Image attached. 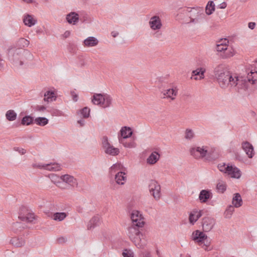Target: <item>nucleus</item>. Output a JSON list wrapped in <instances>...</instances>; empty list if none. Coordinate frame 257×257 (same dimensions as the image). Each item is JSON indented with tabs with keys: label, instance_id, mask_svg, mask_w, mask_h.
<instances>
[{
	"label": "nucleus",
	"instance_id": "obj_1",
	"mask_svg": "<svg viewBox=\"0 0 257 257\" xmlns=\"http://www.w3.org/2000/svg\"><path fill=\"white\" fill-rule=\"evenodd\" d=\"M132 225L127 228L128 236L136 246L141 247L146 243L147 235L143 228L145 221L141 212L133 210L130 214Z\"/></svg>",
	"mask_w": 257,
	"mask_h": 257
},
{
	"label": "nucleus",
	"instance_id": "obj_2",
	"mask_svg": "<svg viewBox=\"0 0 257 257\" xmlns=\"http://www.w3.org/2000/svg\"><path fill=\"white\" fill-rule=\"evenodd\" d=\"M8 58L16 66H22L26 60H32V54L27 50L12 48L8 50Z\"/></svg>",
	"mask_w": 257,
	"mask_h": 257
},
{
	"label": "nucleus",
	"instance_id": "obj_3",
	"mask_svg": "<svg viewBox=\"0 0 257 257\" xmlns=\"http://www.w3.org/2000/svg\"><path fill=\"white\" fill-rule=\"evenodd\" d=\"M214 74L215 78L222 88L231 86L233 85L234 77L231 73L223 65H219L214 70Z\"/></svg>",
	"mask_w": 257,
	"mask_h": 257
},
{
	"label": "nucleus",
	"instance_id": "obj_4",
	"mask_svg": "<svg viewBox=\"0 0 257 257\" xmlns=\"http://www.w3.org/2000/svg\"><path fill=\"white\" fill-rule=\"evenodd\" d=\"M257 80V71L253 72L252 70L248 73L247 79L243 77H234L233 82V85L231 87L235 88L236 91L240 92L241 90H245L248 87V82L254 84Z\"/></svg>",
	"mask_w": 257,
	"mask_h": 257
},
{
	"label": "nucleus",
	"instance_id": "obj_5",
	"mask_svg": "<svg viewBox=\"0 0 257 257\" xmlns=\"http://www.w3.org/2000/svg\"><path fill=\"white\" fill-rule=\"evenodd\" d=\"M190 154L196 159L202 158L207 156V160L209 161L214 160L217 158V155H214L213 153L212 154L204 146L202 148L197 147L191 148Z\"/></svg>",
	"mask_w": 257,
	"mask_h": 257
},
{
	"label": "nucleus",
	"instance_id": "obj_6",
	"mask_svg": "<svg viewBox=\"0 0 257 257\" xmlns=\"http://www.w3.org/2000/svg\"><path fill=\"white\" fill-rule=\"evenodd\" d=\"M186 11L190 13V23L194 24L199 23L200 20L204 18L205 15L203 9L201 8H187Z\"/></svg>",
	"mask_w": 257,
	"mask_h": 257
},
{
	"label": "nucleus",
	"instance_id": "obj_7",
	"mask_svg": "<svg viewBox=\"0 0 257 257\" xmlns=\"http://www.w3.org/2000/svg\"><path fill=\"white\" fill-rule=\"evenodd\" d=\"M101 141L102 147L106 154L114 156L119 153V150L110 144L106 136H103Z\"/></svg>",
	"mask_w": 257,
	"mask_h": 257
},
{
	"label": "nucleus",
	"instance_id": "obj_8",
	"mask_svg": "<svg viewBox=\"0 0 257 257\" xmlns=\"http://www.w3.org/2000/svg\"><path fill=\"white\" fill-rule=\"evenodd\" d=\"M19 218L22 221L31 222L35 219V216L26 206H22L20 208Z\"/></svg>",
	"mask_w": 257,
	"mask_h": 257
},
{
	"label": "nucleus",
	"instance_id": "obj_9",
	"mask_svg": "<svg viewBox=\"0 0 257 257\" xmlns=\"http://www.w3.org/2000/svg\"><path fill=\"white\" fill-rule=\"evenodd\" d=\"M191 238L195 242L197 243L199 245L204 243V245L205 246L204 249L205 250L208 249L207 245L205 244V241L207 238V236L206 234L199 230H196L193 232Z\"/></svg>",
	"mask_w": 257,
	"mask_h": 257
},
{
	"label": "nucleus",
	"instance_id": "obj_10",
	"mask_svg": "<svg viewBox=\"0 0 257 257\" xmlns=\"http://www.w3.org/2000/svg\"><path fill=\"white\" fill-rule=\"evenodd\" d=\"M215 224V220L214 218L210 217H205L203 218L202 225L204 232H208L210 231Z\"/></svg>",
	"mask_w": 257,
	"mask_h": 257
},
{
	"label": "nucleus",
	"instance_id": "obj_11",
	"mask_svg": "<svg viewBox=\"0 0 257 257\" xmlns=\"http://www.w3.org/2000/svg\"><path fill=\"white\" fill-rule=\"evenodd\" d=\"M226 168H227L226 174L229 175L231 178L239 179L241 175V171L236 166L228 164Z\"/></svg>",
	"mask_w": 257,
	"mask_h": 257
},
{
	"label": "nucleus",
	"instance_id": "obj_12",
	"mask_svg": "<svg viewBox=\"0 0 257 257\" xmlns=\"http://www.w3.org/2000/svg\"><path fill=\"white\" fill-rule=\"evenodd\" d=\"M133 135V131L130 127L123 126L121 127L118 136L119 142L130 138Z\"/></svg>",
	"mask_w": 257,
	"mask_h": 257
},
{
	"label": "nucleus",
	"instance_id": "obj_13",
	"mask_svg": "<svg viewBox=\"0 0 257 257\" xmlns=\"http://www.w3.org/2000/svg\"><path fill=\"white\" fill-rule=\"evenodd\" d=\"M60 179L62 180L65 181V182L68 185L69 189H70V187H77L78 185L77 179L73 176L68 174L62 175L60 177Z\"/></svg>",
	"mask_w": 257,
	"mask_h": 257
},
{
	"label": "nucleus",
	"instance_id": "obj_14",
	"mask_svg": "<svg viewBox=\"0 0 257 257\" xmlns=\"http://www.w3.org/2000/svg\"><path fill=\"white\" fill-rule=\"evenodd\" d=\"M151 28L154 30H159L162 26L161 20L158 16L152 17L149 22Z\"/></svg>",
	"mask_w": 257,
	"mask_h": 257
},
{
	"label": "nucleus",
	"instance_id": "obj_15",
	"mask_svg": "<svg viewBox=\"0 0 257 257\" xmlns=\"http://www.w3.org/2000/svg\"><path fill=\"white\" fill-rule=\"evenodd\" d=\"M242 148L245 152L249 158H252L254 155V150L252 145L246 141L242 143Z\"/></svg>",
	"mask_w": 257,
	"mask_h": 257
},
{
	"label": "nucleus",
	"instance_id": "obj_16",
	"mask_svg": "<svg viewBox=\"0 0 257 257\" xmlns=\"http://www.w3.org/2000/svg\"><path fill=\"white\" fill-rule=\"evenodd\" d=\"M66 19L69 24L74 25H76L79 21V15L77 13L72 12L66 15Z\"/></svg>",
	"mask_w": 257,
	"mask_h": 257
},
{
	"label": "nucleus",
	"instance_id": "obj_17",
	"mask_svg": "<svg viewBox=\"0 0 257 257\" xmlns=\"http://www.w3.org/2000/svg\"><path fill=\"white\" fill-rule=\"evenodd\" d=\"M98 39L94 37H89L85 39L83 42L84 46L86 47H94L98 44Z\"/></svg>",
	"mask_w": 257,
	"mask_h": 257
},
{
	"label": "nucleus",
	"instance_id": "obj_18",
	"mask_svg": "<svg viewBox=\"0 0 257 257\" xmlns=\"http://www.w3.org/2000/svg\"><path fill=\"white\" fill-rule=\"evenodd\" d=\"M100 218L98 215L94 216L89 221L87 225V229L90 230L100 224Z\"/></svg>",
	"mask_w": 257,
	"mask_h": 257
},
{
	"label": "nucleus",
	"instance_id": "obj_19",
	"mask_svg": "<svg viewBox=\"0 0 257 257\" xmlns=\"http://www.w3.org/2000/svg\"><path fill=\"white\" fill-rule=\"evenodd\" d=\"M115 180L118 185H123L126 181V174L122 171H119L115 175Z\"/></svg>",
	"mask_w": 257,
	"mask_h": 257
},
{
	"label": "nucleus",
	"instance_id": "obj_20",
	"mask_svg": "<svg viewBox=\"0 0 257 257\" xmlns=\"http://www.w3.org/2000/svg\"><path fill=\"white\" fill-rule=\"evenodd\" d=\"M103 94L95 93L92 98V102L95 105H99L103 107V101H104Z\"/></svg>",
	"mask_w": 257,
	"mask_h": 257
},
{
	"label": "nucleus",
	"instance_id": "obj_21",
	"mask_svg": "<svg viewBox=\"0 0 257 257\" xmlns=\"http://www.w3.org/2000/svg\"><path fill=\"white\" fill-rule=\"evenodd\" d=\"M205 72V69L203 68H199L195 70H193L192 72V77H194L195 80L202 79L204 77V73Z\"/></svg>",
	"mask_w": 257,
	"mask_h": 257
},
{
	"label": "nucleus",
	"instance_id": "obj_22",
	"mask_svg": "<svg viewBox=\"0 0 257 257\" xmlns=\"http://www.w3.org/2000/svg\"><path fill=\"white\" fill-rule=\"evenodd\" d=\"M150 193H160L161 187L158 182L152 180L149 184Z\"/></svg>",
	"mask_w": 257,
	"mask_h": 257
},
{
	"label": "nucleus",
	"instance_id": "obj_23",
	"mask_svg": "<svg viewBox=\"0 0 257 257\" xmlns=\"http://www.w3.org/2000/svg\"><path fill=\"white\" fill-rule=\"evenodd\" d=\"M23 22L25 25L31 27L36 24L37 20L35 19L32 15L27 14L24 17Z\"/></svg>",
	"mask_w": 257,
	"mask_h": 257
},
{
	"label": "nucleus",
	"instance_id": "obj_24",
	"mask_svg": "<svg viewBox=\"0 0 257 257\" xmlns=\"http://www.w3.org/2000/svg\"><path fill=\"white\" fill-rule=\"evenodd\" d=\"M10 243L17 247H21L25 245V240L23 237H14L12 238Z\"/></svg>",
	"mask_w": 257,
	"mask_h": 257
},
{
	"label": "nucleus",
	"instance_id": "obj_25",
	"mask_svg": "<svg viewBox=\"0 0 257 257\" xmlns=\"http://www.w3.org/2000/svg\"><path fill=\"white\" fill-rule=\"evenodd\" d=\"M232 204L234 207L238 208L242 205V199L240 194H234L232 199Z\"/></svg>",
	"mask_w": 257,
	"mask_h": 257
},
{
	"label": "nucleus",
	"instance_id": "obj_26",
	"mask_svg": "<svg viewBox=\"0 0 257 257\" xmlns=\"http://www.w3.org/2000/svg\"><path fill=\"white\" fill-rule=\"evenodd\" d=\"M42 168L49 171H58L61 170V165L57 163H51L42 166Z\"/></svg>",
	"mask_w": 257,
	"mask_h": 257
},
{
	"label": "nucleus",
	"instance_id": "obj_27",
	"mask_svg": "<svg viewBox=\"0 0 257 257\" xmlns=\"http://www.w3.org/2000/svg\"><path fill=\"white\" fill-rule=\"evenodd\" d=\"M177 94V91L176 88H169L165 90L163 92L164 98L165 97V96L167 98H170L172 100L175 99V97L174 96H176Z\"/></svg>",
	"mask_w": 257,
	"mask_h": 257
},
{
	"label": "nucleus",
	"instance_id": "obj_28",
	"mask_svg": "<svg viewBox=\"0 0 257 257\" xmlns=\"http://www.w3.org/2000/svg\"><path fill=\"white\" fill-rule=\"evenodd\" d=\"M160 155L156 152H153L148 158L147 162L148 164L153 165L159 160Z\"/></svg>",
	"mask_w": 257,
	"mask_h": 257
},
{
	"label": "nucleus",
	"instance_id": "obj_29",
	"mask_svg": "<svg viewBox=\"0 0 257 257\" xmlns=\"http://www.w3.org/2000/svg\"><path fill=\"white\" fill-rule=\"evenodd\" d=\"M35 122L34 117L31 115H25L21 120V123L23 125H29L32 124Z\"/></svg>",
	"mask_w": 257,
	"mask_h": 257
},
{
	"label": "nucleus",
	"instance_id": "obj_30",
	"mask_svg": "<svg viewBox=\"0 0 257 257\" xmlns=\"http://www.w3.org/2000/svg\"><path fill=\"white\" fill-rule=\"evenodd\" d=\"M48 122V119L45 117H38L35 119V123L39 126H44Z\"/></svg>",
	"mask_w": 257,
	"mask_h": 257
},
{
	"label": "nucleus",
	"instance_id": "obj_31",
	"mask_svg": "<svg viewBox=\"0 0 257 257\" xmlns=\"http://www.w3.org/2000/svg\"><path fill=\"white\" fill-rule=\"evenodd\" d=\"M199 199L202 203H206L212 198L213 194H199Z\"/></svg>",
	"mask_w": 257,
	"mask_h": 257
},
{
	"label": "nucleus",
	"instance_id": "obj_32",
	"mask_svg": "<svg viewBox=\"0 0 257 257\" xmlns=\"http://www.w3.org/2000/svg\"><path fill=\"white\" fill-rule=\"evenodd\" d=\"M234 211V207L231 205H228L224 212V217L226 218H230Z\"/></svg>",
	"mask_w": 257,
	"mask_h": 257
},
{
	"label": "nucleus",
	"instance_id": "obj_33",
	"mask_svg": "<svg viewBox=\"0 0 257 257\" xmlns=\"http://www.w3.org/2000/svg\"><path fill=\"white\" fill-rule=\"evenodd\" d=\"M67 216V214L65 212H56L53 214V218L55 220L59 221H62Z\"/></svg>",
	"mask_w": 257,
	"mask_h": 257
},
{
	"label": "nucleus",
	"instance_id": "obj_34",
	"mask_svg": "<svg viewBox=\"0 0 257 257\" xmlns=\"http://www.w3.org/2000/svg\"><path fill=\"white\" fill-rule=\"evenodd\" d=\"M206 13L208 15H210L215 11V5L212 1H209L206 7Z\"/></svg>",
	"mask_w": 257,
	"mask_h": 257
},
{
	"label": "nucleus",
	"instance_id": "obj_35",
	"mask_svg": "<svg viewBox=\"0 0 257 257\" xmlns=\"http://www.w3.org/2000/svg\"><path fill=\"white\" fill-rule=\"evenodd\" d=\"M103 98L104 100L103 101V107L106 108L110 106L112 101L111 97L107 94H103Z\"/></svg>",
	"mask_w": 257,
	"mask_h": 257
},
{
	"label": "nucleus",
	"instance_id": "obj_36",
	"mask_svg": "<svg viewBox=\"0 0 257 257\" xmlns=\"http://www.w3.org/2000/svg\"><path fill=\"white\" fill-rule=\"evenodd\" d=\"M54 93L53 91L48 90L44 94V100L45 101L50 102L53 101V98L55 97Z\"/></svg>",
	"mask_w": 257,
	"mask_h": 257
},
{
	"label": "nucleus",
	"instance_id": "obj_37",
	"mask_svg": "<svg viewBox=\"0 0 257 257\" xmlns=\"http://www.w3.org/2000/svg\"><path fill=\"white\" fill-rule=\"evenodd\" d=\"M6 116L8 120L13 121L16 119L17 113L13 110H9L6 112Z\"/></svg>",
	"mask_w": 257,
	"mask_h": 257
},
{
	"label": "nucleus",
	"instance_id": "obj_38",
	"mask_svg": "<svg viewBox=\"0 0 257 257\" xmlns=\"http://www.w3.org/2000/svg\"><path fill=\"white\" fill-rule=\"evenodd\" d=\"M119 142L122 144L123 146L125 148H133L136 146V144L134 141H131V142H127L126 141V140H124L123 141H120Z\"/></svg>",
	"mask_w": 257,
	"mask_h": 257
},
{
	"label": "nucleus",
	"instance_id": "obj_39",
	"mask_svg": "<svg viewBox=\"0 0 257 257\" xmlns=\"http://www.w3.org/2000/svg\"><path fill=\"white\" fill-rule=\"evenodd\" d=\"M123 166L120 163L113 164L109 169V172L111 174L115 173L116 171L121 170Z\"/></svg>",
	"mask_w": 257,
	"mask_h": 257
},
{
	"label": "nucleus",
	"instance_id": "obj_40",
	"mask_svg": "<svg viewBox=\"0 0 257 257\" xmlns=\"http://www.w3.org/2000/svg\"><path fill=\"white\" fill-rule=\"evenodd\" d=\"M29 44V41L24 38H21L18 41V45L20 47H27Z\"/></svg>",
	"mask_w": 257,
	"mask_h": 257
},
{
	"label": "nucleus",
	"instance_id": "obj_41",
	"mask_svg": "<svg viewBox=\"0 0 257 257\" xmlns=\"http://www.w3.org/2000/svg\"><path fill=\"white\" fill-rule=\"evenodd\" d=\"M48 112H50L53 116H60L62 114L61 111L54 108H50L47 109Z\"/></svg>",
	"mask_w": 257,
	"mask_h": 257
},
{
	"label": "nucleus",
	"instance_id": "obj_42",
	"mask_svg": "<svg viewBox=\"0 0 257 257\" xmlns=\"http://www.w3.org/2000/svg\"><path fill=\"white\" fill-rule=\"evenodd\" d=\"M227 48V45L225 43H220L216 44V49L218 52H222L226 50Z\"/></svg>",
	"mask_w": 257,
	"mask_h": 257
},
{
	"label": "nucleus",
	"instance_id": "obj_43",
	"mask_svg": "<svg viewBox=\"0 0 257 257\" xmlns=\"http://www.w3.org/2000/svg\"><path fill=\"white\" fill-rule=\"evenodd\" d=\"M195 215L196 214L195 212L194 213V210L190 212V213L189 214V223L192 225H194V223L197 221Z\"/></svg>",
	"mask_w": 257,
	"mask_h": 257
},
{
	"label": "nucleus",
	"instance_id": "obj_44",
	"mask_svg": "<svg viewBox=\"0 0 257 257\" xmlns=\"http://www.w3.org/2000/svg\"><path fill=\"white\" fill-rule=\"evenodd\" d=\"M123 257H134V252L130 249L124 248L122 250Z\"/></svg>",
	"mask_w": 257,
	"mask_h": 257
},
{
	"label": "nucleus",
	"instance_id": "obj_45",
	"mask_svg": "<svg viewBox=\"0 0 257 257\" xmlns=\"http://www.w3.org/2000/svg\"><path fill=\"white\" fill-rule=\"evenodd\" d=\"M81 113L84 118H88L90 115V109L87 107H84L81 110Z\"/></svg>",
	"mask_w": 257,
	"mask_h": 257
},
{
	"label": "nucleus",
	"instance_id": "obj_46",
	"mask_svg": "<svg viewBox=\"0 0 257 257\" xmlns=\"http://www.w3.org/2000/svg\"><path fill=\"white\" fill-rule=\"evenodd\" d=\"M216 188L218 191L223 193L226 189V185L223 182H219L216 185Z\"/></svg>",
	"mask_w": 257,
	"mask_h": 257
},
{
	"label": "nucleus",
	"instance_id": "obj_47",
	"mask_svg": "<svg viewBox=\"0 0 257 257\" xmlns=\"http://www.w3.org/2000/svg\"><path fill=\"white\" fill-rule=\"evenodd\" d=\"M67 49L71 53H75L76 52L77 46L73 43H70L68 46Z\"/></svg>",
	"mask_w": 257,
	"mask_h": 257
},
{
	"label": "nucleus",
	"instance_id": "obj_48",
	"mask_svg": "<svg viewBox=\"0 0 257 257\" xmlns=\"http://www.w3.org/2000/svg\"><path fill=\"white\" fill-rule=\"evenodd\" d=\"M194 137V133L192 130L187 129L185 132V138L186 139H191Z\"/></svg>",
	"mask_w": 257,
	"mask_h": 257
},
{
	"label": "nucleus",
	"instance_id": "obj_49",
	"mask_svg": "<svg viewBox=\"0 0 257 257\" xmlns=\"http://www.w3.org/2000/svg\"><path fill=\"white\" fill-rule=\"evenodd\" d=\"M57 185L59 187L63 189H69L68 185L67 184L65 181L62 180V181H58L57 182Z\"/></svg>",
	"mask_w": 257,
	"mask_h": 257
},
{
	"label": "nucleus",
	"instance_id": "obj_50",
	"mask_svg": "<svg viewBox=\"0 0 257 257\" xmlns=\"http://www.w3.org/2000/svg\"><path fill=\"white\" fill-rule=\"evenodd\" d=\"M227 165H226L225 163H223L222 164H219L218 165V169L222 172H224L225 173H226L227 168H226Z\"/></svg>",
	"mask_w": 257,
	"mask_h": 257
},
{
	"label": "nucleus",
	"instance_id": "obj_51",
	"mask_svg": "<svg viewBox=\"0 0 257 257\" xmlns=\"http://www.w3.org/2000/svg\"><path fill=\"white\" fill-rule=\"evenodd\" d=\"M71 95L73 100L75 102H76L78 99V95L74 91H71Z\"/></svg>",
	"mask_w": 257,
	"mask_h": 257
},
{
	"label": "nucleus",
	"instance_id": "obj_52",
	"mask_svg": "<svg viewBox=\"0 0 257 257\" xmlns=\"http://www.w3.org/2000/svg\"><path fill=\"white\" fill-rule=\"evenodd\" d=\"M46 107L44 105H37L36 109L39 111H43L46 110Z\"/></svg>",
	"mask_w": 257,
	"mask_h": 257
},
{
	"label": "nucleus",
	"instance_id": "obj_53",
	"mask_svg": "<svg viewBox=\"0 0 257 257\" xmlns=\"http://www.w3.org/2000/svg\"><path fill=\"white\" fill-rule=\"evenodd\" d=\"M140 257H151V254L149 251H145L140 254Z\"/></svg>",
	"mask_w": 257,
	"mask_h": 257
},
{
	"label": "nucleus",
	"instance_id": "obj_54",
	"mask_svg": "<svg viewBox=\"0 0 257 257\" xmlns=\"http://www.w3.org/2000/svg\"><path fill=\"white\" fill-rule=\"evenodd\" d=\"M195 212L196 214V219L198 220V219L201 217L202 215V211L200 210L199 211H197V210H194V213Z\"/></svg>",
	"mask_w": 257,
	"mask_h": 257
},
{
	"label": "nucleus",
	"instance_id": "obj_55",
	"mask_svg": "<svg viewBox=\"0 0 257 257\" xmlns=\"http://www.w3.org/2000/svg\"><path fill=\"white\" fill-rule=\"evenodd\" d=\"M235 158L236 160H238L239 161H242L243 159L241 156L238 153L235 152Z\"/></svg>",
	"mask_w": 257,
	"mask_h": 257
},
{
	"label": "nucleus",
	"instance_id": "obj_56",
	"mask_svg": "<svg viewBox=\"0 0 257 257\" xmlns=\"http://www.w3.org/2000/svg\"><path fill=\"white\" fill-rule=\"evenodd\" d=\"M161 194H151L152 196H153L156 200H158L161 198Z\"/></svg>",
	"mask_w": 257,
	"mask_h": 257
},
{
	"label": "nucleus",
	"instance_id": "obj_57",
	"mask_svg": "<svg viewBox=\"0 0 257 257\" xmlns=\"http://www.w3.org/2000/svg\"><path fill=\"white\" fill-rule=\"evenodd\" d=\"M57 241L59 243H64L66 241V239H65V238L64 237H59V238H57Z\"/></svg>",
	"mask_w": 257,
	"mask_h": 257
},
{
	"label": "nucleus",
	"instance_id": "obj_58",
	"mask_svg": "<svg viewBox=\"0 0 257 257\" xmlns=\"http://www.w3.org/2000/svg\"><path fill=\"white\" fill-rule=\"evenodd\" d=\"M255 25L254 22H249L248 24V27L249 29L253 30L255 28Z\"/></svg>",
	"mask_w": 257,
	"mask_h": 257
},
{
	"label": "nucleus",
	"instance_id": "obj_59",
	"mask_svg": "<svg viewBox=\"0 0 257 257\" xmlns=\"http://www.w3.org/2000/svg\"><path fill=\"white\" fill-rule=\"evenodd\" d=\"M70 34H71V33L69 31H66L65 32V33L63 35V36L64 38H67L70 36Z\"/></svg>",
	"mask_w": 257,
	"mask_h": 257
},
{
	"label": "nucleus",
	"instance_id": "obj_60",
	"mask_svg": "<svg viewBox=\"0 0 257 257\" xmlns=\"http://www.w3.org/2000/svg\"><path fill=\"white\" fill-rule=\"evenodd\" d=\"M17 151H19V152L22 155L25 154L26 152V150L23 148H18Z\"/></svg>",
	"mask_w": 257,
	"mask_h": 257
},
{
	"label": "nucleus",
	"instance_id": "obj_61",
	"mask_svg": "<svg viewBox=\"0 0 257 257\" xmlns=\"http://www.w3.org/2000/svg\"><path fill=\"white\" fill-rule=\"evenodd\" d=\"M77 122H78V123H79L80 124V126H84V125L85 124V121L83 119H80V120H78Z\"/></svg>",
	"mask_w": 257,
	"mask_h": 257
},
{
	"label": "nucleus",
	"instance_id": "obj_62",
	"mask_svg": "<svg viewBox=\"0 0 257 257\" xmlns=\"http://www.w3.org/2000/svg\"><path fill=\"white\" fill-rule=\"evenodd\" d=\"M111 34L113 37L115 38L118 35L119 33H118V32H116V31H112L111 33Z\"/></svg>",
	"mask_w": 257,
	"mask_h": 257
},
{
	"label": "nucleus",
	"instance_id": "obj_63",
	"mask_svg": "<svg viewBox=\"0 0 257 257\" xmlns=\"http://www.w3.org/2000/svg\"><path fill=\"white\" fill-rule=\"evenodd\" d=\"M226 6H227V5H226V3L223 2V3H221V4H220L219 8L222 9H225L226 7Z\"/></svg>",
	"mask_w": 257,
	"mask_h": 257
},
{
	"label": "nucleus",
	"instance_id": "obj_64",
	"mask_svg": "<svg viewBox=\"0 0 257 257\" xmlns=\"http://www.w3.org/2000/svg\"><path fill=\"white\" fill-rule=\"evenodd\" d=\"M58 177L56 176V175H55L54 174H52L51 175V180L54 182L55 183H57L56 182H55L54 180L56 178H57Z\"/></svg>",
	"mask_w": 257,
	"mask_h": 257
}]
</instances>
